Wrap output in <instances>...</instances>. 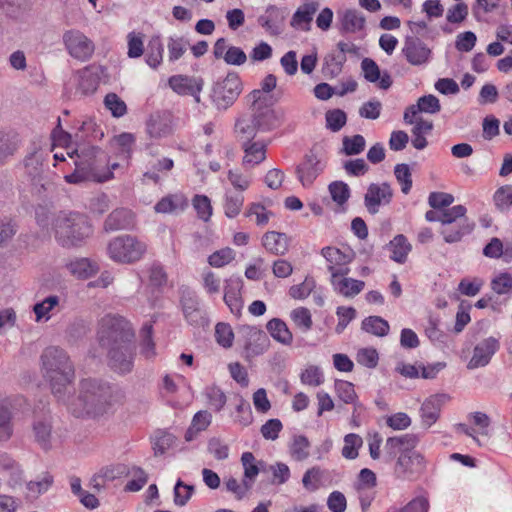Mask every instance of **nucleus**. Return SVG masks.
<instances>
[{"label":"nucleus","mask_w":512,"mask_h":512,"mask_svg":"<svg viewBox=\"0 0 512 512\" xmlns=\"http://www.w3.org/2000/svg\"><path fill=\"white\" fill-rule=\"evenodd\" d=\"M43 376L49 381L52 393L63 399L75 379L74 365L62 348L51 346L41 355Z\"/></svg>","instance_id":"obj_3"},{"label":"nucleus","mask_w":512,"mask_h":512,"mask_svg":"<svg viewBox=\"0 0 512 512\" xmlns=\"http://www.w3.org/2000/svg\"><path fill=\"white\" fill-rule=\"evenodd\" d=\"M320 3L318 1H306L300 5L294 12L290 25L298 30L310 31L311 22L315 13L319 10Z\"/></svg>","instance_id":"obj_19"},{"label":"nucleus","mask_w":512,"mask_h":512,"mask_svg":"<svg viewBox=\"0 0 512 512\" xmlns=\"http://www.w3.org/2000/svg\"><path fill=\"white\" fill-rule=\"evenodd\" d=\"M448 399L446 394H436L427 398L421 407L422 424L426 427L433 425L439 417L442 405Z\"/></svg>","instance_id":"obj_24"},{"label":"nucleus","mask_w":512,"mask_h":512,"mask_svg":"<svg viewBox=\"0 0 512 512\" xmlns=\"http://www.w3.org/2000/svg\"><path fill=\"white\" fill-rule=\"evenodd\" d=\"M262 245L268 252L282 256L289 249V238L284 233L268 231L262 237Z\"/></svg>","instance_id":"obj_27"},{"label":"nucleus","mask_w":512,"mask_h":512,"mask_svg":"<svg viewBox=\"0 0 512 512\" xmlns=\"http://www.w3.org/2000/svg\"><path fill=\"white\" fill-rule=\"evenodd\" d=\"M244 204V196L239 192L226 191L224 199V213L228 218H234L242 210Z\"/></svg>","instance_id":"obj_38"},{"label":"nucleus","mask_w":512,"mask_h":512,"mask_svg":"<svg viewBox=\"0 0 512 512\" xmlns=\"http://www.w3.org/2000/svg\"><path fill=\"white\" fill-rule=\"evenodd\" d=\"M402 53L408 63L413 66L426 64L431 57V49L423 41L415 37L406 38Z\"/></svg>","instance_id":"obj_15"},{"label":"nucleus","mask_w":512,"mask_h":512,"mask_svg":"<svg viewBox=\"0 0 512 512\" xmlns=\"http://www.w3.org/2000/svg\"><path fill=\"white\" fill-rule=\"evenodd\" d=\"M107 251L113 261L122 264H131L139 261L143 257L146 251V245L130 235H123L111 240L108 244Z\"/></svg>","instance_id":"obj_8"},{"label":"nucleus","mask_w":512,"mask_h":512,"mask_svg":"<svg viewBox=\"0 0 512 512\" xmlns=\"http://www.w3.org/2000/svg\"><path fill=\"white\" fill-rule=\"evenodd\" d=\"M267 330L276 341L283 345H290L293 335L286 323L278 318H273L267 323Z\"/></svg>","instance_id":"obj_34"},{"label":"nucleus","mask_w":512,"mask_h":512,"mask_svg":"<svg viewBox=\"0 0 512 512\" xmlns=\"http://www.w3.org/2000/svg\"><path fill=\"white\" fill-rule=\"evenodd\" d=\"M244 155L242 165L246 169L254 168L266 158V143L261 140L241 144Z\"/></svg>","instance_id":"obj_23"},{"label":"nucleus","mask_w":512,"mask_h":512,"mask_svg":"<svg viewBox=\"0 0 512 512\" xmlns=\"http://www.w3.org/2000/svg\"><path fill=\"white\" fill-rule=\"evenodd\" d=\"M33 431L35 439L43 447H47L51 437V425L46 420H39L34 423Z\"/></svg>","instance_id":"obj_60"},{"label":"nucleus","mask_w":512,"mask_h":512,"mask_svg":"<svg viewBox=\"0 0 512 512\" xmlns=\"http://www.w3.org/2000/svg\"><path fill=\"white\" fill-rule=\"evenodd\" d=\"M66 267L73 276L81 279H87L93 276L98 270L97 265L91 262L88 258H77L71 260L67 263Z\"/></svg>","instance_id":"obj_32"},{"label":"nucleus","mask_w":512,"mask_h":512,"mask_svg":"<svg viewBox=\"0 0 512 512\" xmlns=\"http://www.w3.org/2000/svg\"><path fill=\"white\" fill-rule=\"evenodd\" d=\"M411 248V244L407 241V238L404 235L399 234L395 236L389 243L391 259L397 263H404L411 251Z\"/></svg>","instance_id":"obj_35"},{"label":"nucleus","mask_w":512,"mask_h":512,"mask_svg":"<svg viewBox=\"0 0 512 512\" xmlns=\"http://www.w3.org/2000/svg\"><path fill=\"white\" fill-rule=\"evenodd\" d=\"M366 145V141L362 135H354L352 137L343 138V151L346 155L360 154Z\"/></svg>","instance_id":"obj_53"},{"label":"nucleus","mask_w":512,"mask_h":512,"mask_svg":"<svg viewBox=\"0 0 512 512\" xmlns=\"http://www.w3.org/2000/svg\"><path fill=\"white\" fill-rule=\"evenodd\" d=\"M492 290L499 294H507L512 289V276L508 273H501L491 282Z\"/></svg>","instance_id":"obj_64"},{"label":"nucleus","mask_w":512,"mask_h":512,"mask_svg":"<svg viewBox=\"0 0 512 512\" xmlns=\"http://www.w3.org/2000/svg\"><path fill=\"white\" fill-rule=\"evenodd\" d=\"M17 137L13 134L0 132V164L17 150Z\"/></svg>","instance_id":"obj_45"},{"label":"nucleus","mask_w":512,"mask_h":512,"mask_svg":"<svg viewBox=\"0 0 512 512\" xmlns=\"http://www.w3.org/2000/svg\"><path fill=\"white\" fill-rule=\"evenodd\" d=\"M241 462L244 468V480L252 484L259 473V468L255 464L254 455L251 452L243 453Z\"/></svg>","instance_id":"obj_55"},{"label":"nucleus","mask_w":512,"mask_h":512,"mask_svg":"<svg viewBox=\"0 0 512 512\" xmlns=\"http://www.w3.org/2000/svg\"><path fill=\"white\" fill-rule=\"evenodd\" d=\"M134 330L128 320L119 315L107 314L99 321L98 339L102 347L108 348L133 342Z\"/></svg>","instance_id":"obj_7"},{"label":"nucleus","mask_w":512,"mask_h":512,"mask_svg":"<svg viewBox=\"0 0 512 512\" xmlns=\"http://www.w3.org/2000/svg\"><path fill=\"white\" fill-rule=\"evenodd\" d=\"M329 192L331 198L337 205L342 206L347 202L350 196V190L346 183L342 181H335L329 185Z\"/></svg>","instance_id":"obj_51"},{"label":"nucleus","mask_w":512,"mask_h":512,"mask_svg":"<svg viewBox=\"0 0 512 512\" xmlns=\"http://www.w3.org/2000/svg\"><path fill=\"white\" fill-rule=\"evenodd\" d=\"M291 319L303 332L309 331L313 324L310 311L304 307H298L292 310Z\"/></svg>","instance_id":"obj_46"},{"label":"nucleus","mask_w":512,"mask_h":512,"mask_svg":"<svg viewBox=\"0 0 512 512\" xmlns=\"http://www.w3.org/2000/svg\"><path fill=\"white\" fill-rule=\"evenodd\" d=\"M183 313L186 320L192 325H201L204 322L202 312L199 308V302L193 297L182 300Z\"/></svg>","instance_id":"obj_39"},{"label":"nucleus","mask_w":512,"mask_h":512,"mask_svg":"<svg viewBox=\"0 0 512 512\" xmlns=\"http://www.w3.org/2000/svg\"><path fill=\"white\" fill-rule=\"evenodd\" d=\"M321 254L328 262V270L331 276L335 273L348 274V264L353 259V253L351 251H342L336 247H325L322 249Z\"/></svg>","instance_id":"obj_14"},{"label":"nucleus","mask_w":512,"mask_h":512,"mask_svg":"<svg viewBox=\"0 0 512 512\" xmlns=\"http://www.w3.org/2000/svg\"><path fill=\"white\" fill-rule=\"evenodd\" d=\"M468 419L472 424H474L478 428V430L469 427L466 424H458L456 426V429L458 432L471 437L478 445H481V442L477 435L489 437L488 428L490 426V418L488 417L487 414L483 412H474L468 415Z\"/></svg>","instance_id":"obj_18"},{"label":"nucleus","mask_w":512,"mask_h":512,"mask_svg":"<svg viewBox=\"0 0 512 512\" xmlns=\"http://www.w3.org/2000/svg\"><path fill=\"white\" fill-rule=\"evenodd\" d=\"M188 206L187 198L179 194H170L163 197L154 207L157 213L177 214L183 212Z\"/></svg>","instance_id":"obj_28"},{"label":"nucleus","mask_w":512,"mask_h":512,"mask_svg":"<svg viewBox=\"0 0 512 512\" xmlns=\"http://www.w3.org/2000/svg\"><path fill=\"white\" fill-rule=\"evenodd\" d=\"M53 483V477L48 473H42L35 480L27 483V497L36 499L39 495L46 492Z\"/></svg>","instance_id":"obj_37"},{"label":"nucleus","mask_w":512,"mask_h":512,"mask_svg":"<svg viewBox=\"0 0 512 512\" xmlns=\"http://www.w3.org/2000/svg\"><path fill=\"white\" fill-rule=\"evenodd\" d=\"M309 441L304 436L294 438L291 446V455L294 459L302 461L309 455Z\"/></svg>","instance_id":"obj_63"},{"label":"nucleus","mask_w":512,"mask_h":512,"mask_svg":"<svg viewBox=\"0 0 512 512\" xmlns=\"http://www.w3.org/2000/svg\"><path fill=\"white\" fill-rule=\"evenodd\" d=\"M12 402L0 400V441H7L13 434Z\"/></svg>","instance_id":"obj_30"},{"label":"nucleus","mask_w":512,"mask_h":512,"mask_svg":"<svg viewBox=\"0 0 512 512\" xmlns=\"http://www.w3.org/2000/svg\"><path fill=\"white\" fill-rule=\"evenodd\" d=\"M121 400V392L108 383L95 379H83L79 383L77 394L69 398L67 406L76 417L85 415L96 417L108 413Z\"/></svg>","instance_id":"obj_1"},{"label":"nucleus","mask_w":512,"mask_h":512,"mask_svg":"<svg viewBox=\"0 0 512 512\" xmlns=\"http://www.w3.org/2000/svg\"><path fill=\"white\" fill-rule=\"evenodd\" d=\"M107 354L111 368L121 374L132 371L134 360V341L108 347Z\"/></svg>","instance_id":"obj_13"},{"label":"nucleus","mask_w":512,"mask_h":512,"mask_svg":"<svg viewBox=\"0 0 512 512\" xmlns=\"http://www.w3.org/2000/svg\"><path fill=\"white\" fill-rule=\"evenodd\" d=\"M241 91L242 83L239 75L231 72L215 86L213 100L218 108L227 109L239 97Z\"/></svg>","instance_id":"obj_11"},{"label":"nucleus","mask_w":512,"mask_h":512,"mask_svg":"<svg viewBox=\"0 0 512 512\" xmlns=\"http://www.w3.org/2000/svg\"><path fill=\"white\" fill-rule=\"evenodd\" d=\"M67 155L72 158L77 155L79 161L75 162V170L73 173L64 177L65 181L70 184H80L84 182L103 183L113 178V169L119 164L114 163L110 168L102 167L107 162V155L98 147L91 146L89 148L67 151Z\"/></svg>","instance_id":"obj_2"},{"label":"nucleus","mask_w":512,"mask_h":512,"mask_svg":"<svg viewBox=\"0 0 512 512\" xmlns=\"http://www.w3.org/2000/svg\"><path fill=\"white\" fill-rule=\"evenodd\" d=\"M60 298L57 295H51L33 306V312L36 321H48L51 318L50 312L59 306Z\"/></svg>","instance_id":"obj_36"},{"label":"nucleus","mask_w":512,"mask_h":512,"mask_svg":"<svg viewBox=\"0 0 512 512\" xmlns=\"http://www.w3.org/2000/svg\"><path fill=\"white\" fill-rule=\"evenodd\" d=\"M227 178L236 192L243 193L251 184V177L243 174L240 170H229Z\"/></svg>","instance_id":"obj_52"},{"label":"nucleus","mask_w":512,"mask_h":512,"mask_svg":"<svg viewBox=\"0 0 512 512\" xmlns=\"http://www.w3.org/2000/svg\"><path fill=\"white\" fill-rule=\"evenodd\" d=\"M395 177L401 184V191L407 194L412 187V178L407 164H397L394 169Z\"/></svg>","instance_id":"obj_61"},{"label":"nucleus","mask_w":512,"mask_h":512,"mask_svg":"<svg viewBox=\"0 0 512 512\" xmlns=\"http://www.w3.org/2000/svg\"><path fill=\"white\" fill-rule=\"evenodd\" d=\"M301 382L304 385L318 387L324 382L323 374L318 366L310 365L301 373Z\"/></svg>","instance_id":"obj_50"},{"label":"nucleus","mask_w":512,"mask_h":512,"mask_svg":"<svg viewBox=\"0 0 512 512\" xmlns=\"http://www.w3.org/2000/svg\"><path fill=\"white\" fill-rule=\"evenodd\" d=\"M52 230L58 243L64 247L77 246L92 234L85 216L60 212L52 221Z\"/></svg>","instance_id":"obj_5"},{"label":"nucleus","mask_w":512,"mask_h":512,"mask_svg":"<svg viewBox=\"0 0 512 512\" xmlns=\"http://www.w3.org/2000/svg\"><path fill=\"white\" fill-rule=\"evenodd\" d=\"M415 444L416 439L410 435L387 439L385 450L391 455L400 453L395 465V474L398 478L413 480L423 472L425 461L419 452L413 450Z\"/></svg>","instance_id":"obj_4"},{"label":"nucleus","mask_w":512,"mask_h":512,"mask_svg":"<svg viewBox=\"0 0 512 512\" xmlns=\"http://www.w3.org/2000/svg\"><path fill=\"white\" fill-rule=\"evenodd\" d=\"M149 49L146 62L151 68H156L161 64L163 57V46L158 37L150 41Z\"/></svg>","instance_id":"obj_54"},{"label":"nucleus","mask_w":512,"mask_h":512,"mask_svg":"<svg viewBox=\"0 0 512 512\" xmlns=\"http://www.w3.org/2000/svg\"><path fill=\"white\" fill-rule=\"evenodd\" d=\"M238 333L247 357L263 354L269 348L267 334L256 326L243 325Z\"/></svg>","instance_id":"obj_12"},{"label":"nucleus","mask_w":512,"mask_h":512,"mask_svg":"<svg viewBox=\"0 0 512 512\" xmlns=\"http://www.w3.org/2000/svg\"><path fill=\"white\" fill-rule=\"evenodd\" d=\"M194 492V486L185 484L178 480L174 487V503L178 506H184L190 500Z\"/></svg>","instance_id":"obj_56"},{"label":"nucleus","mask_w":512,"mask_h":512,"mask_svg":"<svg viewBox=\"0 0 512 512\" xmlns=\"http://www.w3.org/2000/svg\"><path fill=\"white\" fill-rule=\"evenodd\" d=\"M361 68L365 79L369 82H378V86L381 89H388L391 86L392 80L390 75L387 72L381 74L380 69L374 60L369 58L363 59Z\"/></svg>","instance_id":"obj_26"},{"label":"nucleus","mask_w":512,"mask_h":512,"mask_svg":"<svg viewBox=\"0 0 512 512\" xmlns=\"http://www.w3.org/2000/svg\"><path fill=\"white\" fill-rule=\"evenodd\" d=\"M466 212L463 205L450 207L448 221H444L440 230L446 243L459 242L474 229V224L466 217Z\"/></svg>","instance_id":"obj_9"},{"label":"nucleus","mask_w":512,"mask_h":512,"mask_svg":"<svg viewBox=\"0 0 512 512\" xmlns=\"http://www.w3.org/2000/svg\"><path fill=\"white\" fill-rule=\"evenodd\" d=\"M341 30L348 33H355L363 29L365 18L361 12L349 9L341 15Z\"/></svg>","instance_id":"obj_33"},{"label":"nucleus","mask_w":512,"mask_h":512,"mask_svg":"<svg viewBox=\"0 0 512 512\" xmlns=\"http://www.w3.org/2000/svg\"><path fill=\"white\" fill-rule=\"evenodd\" d=\"M249 99L251 100L253 115L251 117L238 118L235 123L236 137L241 144L246 143V141H256L255 137L258 130L265 126L264 118L277 114L283 115V112L271 110L264 105L265 101H261V92L259 90L252 91L249 94Z\"/></svg>","instance_id":"obj_6"},{"label":"nucleus","mask_w":512,"mask_h":512,"mask_svg":"<svg viewBox=\"0 0 512 512\" xmlns=\"http://www.w3.org/2000/svg\"><path fill=\"white\" fill-rule=\"evenodd\" d=\"M224 301L227 304V306L230 308V311L233 314H235V315L240 314L243 305H242V301L239 297V283L238 282H237V285L235 288H233L232 286H229L225 289Z\"/></svg>","instance_id":"obj_49"},{"label":"nucleus","mask_w":512,"mask_h":512,"mask_svg":"<svg viewBox=\"0 0 512 512\" xmlns=\"http://www.w3.org/2000/svg\"><path fill=\"white\" fill-rule=\"evenodd\" d=\"M321 171V160L312 152L306 155L304 162L296 169L298 179L305 187L312 185Z\"/></svg>","instance_id":"obj_21"},{"label":"nucleus","mask_w":512,"mask_h":512,"mask_svg":"<svg viewBox=\"0 0 512 512\" xmlns=\"http://www.w3.org/2000/svg\"><path fill=\"white\" fill-rule=\"evenodd\" d=\"M415 107L419 113L436 114L441 110L438 98L432 94L420 97Z\"/></svg>","instance_id":"obj_48"},{"label":"nucleus","mask_w":512,"mask_h":512,"mask_svg":"<svg viewBox=\"0 0 512 512\" xmlns=\"http://www.w3.org/2000/svg\"><path fill=\"white\" fill-rule=\"evenodd\" d=\"M63 43L68 54L79 61H88L94 51L95 45L83 32L71 29L63 34Z\"/></svg>","instance_id":"obj_10"},{"label":"nucleus","mask_w":512,"mask_h":512,"mask_svg":"<svg viewBox=\"0 0 512 512\" xmlns=\"http://www.w3.org/2000/svg\"><path fill=\"white\" fill-rule=\"evenodd\" d=\"M104 104L114 117H121L127 111L125 102L115 93L107 94L104 99Z\"/></svg>","instance_id":"obj_58"},{"label":"nucleus","mask_w":512,"mask_h":512,"mask_svg":"<svg viewBox=\"0 0 512 512\" xmlns=\"http://www.w3.org/2000/svg\"><path fill=\"white\" fill-rule=\"evenodd\" d=\"M499 349V342L497 339L493 337H489L487 339L482 340L478 343L473 351V356L470 359L467 367L469 369H476L479 367L486 366L491 357L495 354V352Z\"/></svg>","instance_id":"obj_17"},{"label":"nucleus","mask_w":512,"mask_h":512,"mask_svg":"<svg viewBox=\"0 0 512 512\" xmlns=\"http://www.w3.org/2000/svg\"><path fill=\"white\" fill-rule=\"evenodd\" d=\"M493 202L500 212H507L512 206V185L498 188L494 193Z\"/></svg>","instance_id":"obj_42"},{"label":"nucleus","mask_w":512,"mask_h":512,"mask_svg":"<svg viewBox=\"0 0 512 512\" xmlns=\"http://www.w3.org/2000/svg\"><path fill=\"white\" fill-rule=\"evenodd\" d=\"M146 131L152 139H161L171 135L173 125L170 115L160 113L151 115L146 124Z\"/></svg>","instance_id":"obj_22"},{"label":"nucleus","mask_w":512,"mask_h":512,"mask_svg":"<svg viewBox=\"0 0 512 512\" xmlns=\"http://www.w3.org/2000/svg\"><path fill=\"white\" fill-rule=\"evenodd\" d=\"M272 215L273 213L260 203L251 204L246 212L247 217H255V223L259 226L266 225Z\"/></svg>","instance_id":"obj_57"},{"label":"nucleus","mask_w":512,"mask_h":512,"mask_svg":"<svg viewBox=\"0 0 512 512\" xmlns=\"http://www.w3.org/2000/svg\"><path fill=\"white\" fill-rule=\"evenodd\" d=\"M393 192L388 183H372L365 194L364 201L367 210L371 214L379 211L380 205L388 204L392 198Z\"/></svg>","instance_id":"obj_16"},{"label":"nucleus","mask_w":512,"mask_h":512,"mask_svg":"<svg viewBox=\"0 0 512 512\" xmlns=\"http://www.w3.org/2000/svg\"><path fill=\"white\" fill-rule=\"evenodd\" d=\"M169 85L176 93L180 95H191L195 98L196 102H200L198 94L203 87L202 79L182 75L172 76L169 79Z\"/></svg>","instance_id":"obj_20"},{"label":"nucleus","mask_w":512,"mask_h":512,"mask_svg":"<svg viewBox=\"0 0 512 512\" xmlns=\"http://www.w3.org/2000/svg\"><path fill=\"white\" fill-rule=\"evenodd\" d=\"M129 58H139L144 52L143 36L139 33L131 32L127 36Z\"/></svg>","instance_id":"obj_62"},{"label":"nucleus","mask_w":512,"mask_h":512,"mask_svg":"<svg viewBox=\"0 0 512 512\" xmlns=\"http://www.w3.org/2000/svg\"><path fill=\"white\" fill-rule=\"evenodd\" d=\"M347 274L335 273L331 277V283L334 289L345 297H354L359 294L365 283L360 280L346 277Z\"/></svg>","instance_id":"obj_25"},{"label":"nucleus","mask_w":512,"mask_h":512,"mask_svg":"<svg viewBox=\"0 0 512 512\" xmlns=\"http://www.w3.org/2000/svg\"><path fill=\"white\" fill-rule=\"evenodd\" d=\"M212 415L206 410L197 412L193 419L191 426L186 433V440L191 441L194 435L198 432L204 431L211 423Z\"/></svg>","instance_id":"obj_41"},{"label":"nucleus","mask_w":512,"mask_h":512,"mask_svg":"<svg viewBox=\"0 0 512 512\" xmlns=\"http://www.w3.org/2000/svg\"><path fill=\"white\" fill-rule=\"evenodd\" d=\"M282 14L275 6H269L265 13L258 18V23L269 34L277 35L280 33V24L282 22Z\"/></svg>","instance_id":"obj_31"},{"label":"nucleus","mask_w":512,"mask_h":512,"mask_svg":"<svg viewBox=\"0 0 512 512\" xmlns=\"http://www.w3.org/2000/svg\"><path fill=\"white\" fill-rule=\"evenodd\" d=\"M207 405L214 411H220L226 404L225 393L216 386L207 387L204 392Z\"/></svg>","instance_id":"obj_43"},{"label":"nucleus","mask_w":512,"mask_h":512,"mask_svg":"<svg viewBox=\"0 0 512 512\" xmlns=\"http://www.w3.org/2000/svg\"><path fill=\"white\" fill-rule=\"evenodd\" d=\"M133 223V213L128 209L120 208L109 214L105 221V229L110 231L128 229Z\"/></svg>","instance_id":"obj_29"},{"label":"nucleus","mask_w":512,"mask_h":512,"mask_svg":"<svg viewBox=\"0 0 512 512\" xmlns=\"http://www.w3.org/2000/svg\"><path fill=\"white\" fill-rule=\"evenodd\" d=\"M389 328L388 322L379 316H369L362 321V329L378 337L387 335Z\"/></svg>","instance_id":"obj_40"},{"label":"nucleus","mask_w":512,"mask_h":512,"mask_svg":"<svg viewBox=\"0 0 512 512\" xmlns=\"http://www.w3.org/2000/svg\"><path fill=\"white\" fill-rule=\"evenodd\" d=\"M142 340L140 342V354L146 359H152L156 356L155 343L152 339V326L145 325L141 331Z\"/></svg>","instance_id":"obj_44"},{"label":"nucleus","mask_w":512,"mask_h":512,"mask_svg":"<svg viewBox=\"0 0 512 512\" xmlns=\"http://www.w3.org/2000/svg\"><path fill=\"white\" fill-rule=\"evenodd\" d=\"M325 118L327 128L334 132L339 131L347 121L345 112L340 109L327 111Z\"/></svg>","instance_id":"obj_59"},{"label":"nucleus","mask_w":512,"mask_h":512,"mask_svg":"<svg viewBox=\"0 0 512 512\" xmlns=\"http://www.w3.org/2000/svg\"><path fill=\"white\" fill-rule=\"evenodd\" d=\"M362 445V438L354 433L347 434L344 438L342 455L347 459H355L358 456V449Z\"/></svg>","instance_id":"obj_47"}]
</instances>
